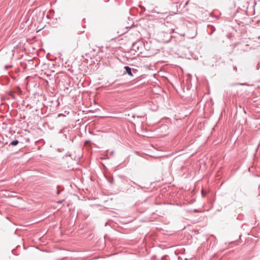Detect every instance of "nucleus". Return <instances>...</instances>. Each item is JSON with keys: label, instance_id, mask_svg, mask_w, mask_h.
Here are the masks:
<instances>
[{"label": "nucleus", "instance_id": "1", "mask_svg": "<svg viewBox=\"0 0 260 260\" xmlns=\"http://www.w3.org/2000/svg\"><path fill=\"white\" fill-rule=\"evenodd\" d=\"M99 49L98 47L92 48L86 54V56L90 58H92L97 56Z\"/></svg>", "mask_w": 260, "mask_h": 260}, {"label": "nucleus", "instance_id": "2", "mask_svg": "<svg viewBox=\"0 0 260 260\" xmlns=\"http://www.w3.org/2000/svg\"><path fill=\"white\" fill-rule=\"evenodd\" d=\"M124 69H125L126 70V73L131 76H133V74L131 72V69L127 67V66H126L124 67Z\"/></svg>", "mask_w": 260, "mask_h": 260}, {"label": "nucleus", "instance_id": "3", "mask_svg": "<svg viewBox=\"0 0 260 260\" xmlns=\"http://www.w3.org/2000/svg\"><path fill=\"white\" fill-rule=\"evenodd\" d=\"M18 143V141L17 140H14V141H13L11 143V145H12L13 146H15V145H17Z\"/></svg>", "mask_w": 260, "mask_h": 260}]
</instances>
